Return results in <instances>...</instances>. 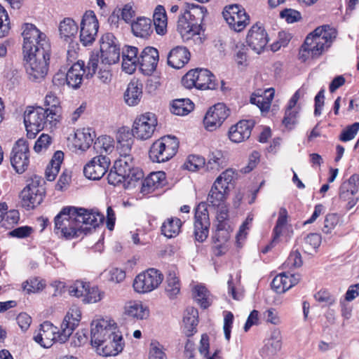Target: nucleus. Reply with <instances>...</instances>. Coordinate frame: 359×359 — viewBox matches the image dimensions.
<instances>
[{
  "instance_id": "nucleus-32",
  "label": "nucleus",
  "mask_w": 359,
  "mask_h": 359,
  "mask_svg": "<svg viewBox=\"0 0 359 359\" xmlns=\"http://www.w3.org/2000/svg\"><path fill=\"white\" fill-rule=\"evenodd\" d=\"M143 85L139 79H134L128 83L124 93V100L129 106L137 105L142 97Z\"/></svg>"
},
{
  "instance_id": "nucleus-61",
  "label": "nucleus",
  "mask_w": 359,
  "mask_h": 359,
  "mask_svg": "<svg viewBox=\"0 0 359 359\" xmlns=\"http://www.w3.org/2000/svg\"><path fill=\"white\" fill-rule=\"evenodd\" d=\"M126 180V176L123 174L118 171L117 169H114V168L110 170L109 174L107 175V181L109 184L113 186H118L123 183Z\"/></svg>"
},
{
  "instance_id": "nucleus-58",
  "label": "nucleus",
  "mask_w": 359,
  "mask_h": 359,
  "mask_svg": "<svg viewBox=\"0 0 359 359\" xmlns=\"http://www.w3.org/2000/svg\"><path fill=\"white\" fill-rule=\"evenodd\" d=\"M149 359H167L163 346L158 341H152L150 344Z\"/></svg>"
},
{
  "instance_id": "nucleus-23",
  "label": "nucleus",
  "mask_w": 359,
  "mask_h": 359,
  "mask_svg": "<svg viewBox=\"0 0 359 359\" xmlns=\"http://www.w3.org/2000/svg\"><path fill=\"white\" fill-rule=\"evenodd\" d=\"M158 58L156 48L148 46L143 49L139 57L138 64L144 74L150 75L156 70Z\"/></svg>"
},
{
  "instance_id": "nucleus-44",
  "label": "nucleus",
  "mask_w": 359,
  "mask_h": 359,
  "mask_svg": "<svg viewBox=\"0 0 359 359\" xmlns=\"http://www.w3.org/2000/svg\"><path fill=\"white\" fill-rule=\"evenodd\" d=\"M94 149L103 155V154H109L114 149V140L108 135H102L99 137L95 142L93 145Z\"/></svg>"
},
{
  "instance_id": "nucleus-26",
  "label": "nucleus",
  "mask_w": 359,
  "mask_h": 359,
  "mask_svg": "<svg viewBox=\"0 0 359 359\" xmlns=\"http://www.w3.org/2000/svg\"><path fill=\"white\" fill-rule=\"evenodd\" d=\"M252 128L253 123L252 121L246 120L240 121L230 128L229 137L233 142H242L250 137Z\"/></svg>"
},
{
  "instance_id": "nucleus-18",
  "label": "nucleus",
  "mask_w": 359,
  "mask_h": 359,
  "mask_svg": "<svg viewBox=\"0 0 359 359\" xmlns=\"http://www.w3.org/2000/svg\"><path fill=\"white\" fill-rule=\"evenodd\" d=\"M101 60L107 65L115 64L120 58V48L111 33L104 34L100 39Z\"/></svg>"
},
{
  "instance_id": "nucleus-11",
  "label": "nucleus",
  "mask_w": 359,
  "mask_h": 359,
  "mask_svg": "<svg viewBox=\"0 0 359 359\" xmlns=\"http://www.w3.org/2000/svg\"><path fill=\"white\" fill-rule=\"evenodd\" d=\"M183 86L189 89H215L217 84L215 76L206 69H196L188 72L182 79Z\"/></svg>"
},
{
  "instance_id": "nucleus-46",
  "label": "nucleus",
  "mask_w": 359,
  "mask_h": 359,
  "mask_svg": "<svg viewBox=\"0 0 359 359\" xmlns=\"http://www.w3.org/2000/svg\"><path fill=\"white\" fill-rule=\"evenodd\" d=\"M104 296V292L101 291L97 286L91 285L88 283L86 292L82 302L85 304H95L101 301Z\"/></svg>"
},
{
  "instance_id": "nucleus-53",
  "label": "nucleus",
  "mask_w": 359,
  "mask_h": 359,
  "mask_svg": "<svg viewBox=\"0 0 359 359\" xmlns=\"http://www.w3.org/2000/svg\"><path fill=\"white\" fill-rule=\"evenodd\" d=\"M321 243V236L316 233L308 234L304 238V248L309 252L312 250L317 249Z\"/></svg>"
},
{
  "instance_id": "nucleus-47",
  "label": "nucleus",
  "mask_w": 359,
  "mask_h": 359,
  "mask_svg": "<svg viewBox=\"0 0 359 359\" xmlns=\"http://www.w3.org/2000/svg\"><path fill=\"white\" fill-rule=\"evenodd\" d=\"M165 294L170 299H174L180 292V283L175 273H169L166 279Z\"/></svg>"
},
{
  "instance_id": "nucleus-39",
  "label": "nucleus",
  "mask_w": 359,
  "mask_h": 359,
  "mask_svg": "<svg viewBox=\"0 0 359 359\" xmlns=\"http://www.w3.org/2000/svg\"><path fill=\"white\" fill-rule=\"evenodd\" d=\"M124 309L126 315L134 318L142 320L149 316V310L140 302H129Z\"/></svg>"
},
{
  "instance_id": "nucleus-57",
  "label": "nucleus",
  "mask_w": 359,
  "mask_h": 359,
  "mask_svg": "<svg viewBox=\"0 0 359 359\" xmlns=\"http://www.w3.org/2000/svg\"><path fill=\"white\" fill-rule=\"evenodd\" d=\"M359 130V122H355L347 126L341 133L339 140L342 142H348L353 140Z\"/></svg>"
},
{
  "instance_id": "nucleus-63",
  "label": "nucleus",
  "mask_w": 359,
  "mask_h": 359,
  "mask_svg": "<svg viewBox=\"0 0 359 359\" xmlns=\"http://www.w3.org/2000/svg\"><path fill=\"white\" fill-rule=\"evenodd\" d=\"M51 144V137L47 134H42L36 141L34 149L36 153L46 150Z\"/></svg>"
},
{
  "instance_id": "nucleus-16",
  "label": "nucleus",
  "mask_w": 359,
  "mask_h": 359,
  "mask_svg": "<svg viewBox=\"0 0 359 359\" xmlns=\"http://www.w3.org/2000/svg\"><path fill=\"white\" fill-rule=\"evenodd\" d=\"M99 29V22L95 13L86 11L81 22L80 41L84 46H90L95 41Z\"/></svg>"
},
{
  "instance_id": "nucleus-56",
  "label": "nucleus",
  "mask_w": 359,
  "mask_h": 359,
  "mask_svg": "<svg viewBox=\"0 0 359 359\" xmlns=\"http://www.w3.org/2000/svg\"><path fill=\"white\" fill-rule=\"evenodd\" d=\"M88 283L82 280H76L69 287V293L70 295L77 298L83 299Z\"/></svg>"
},
{
  "instance_id": "nucleus-45",
  "label": "nucleus",
  "mask_w": 359,
  "mask_h": 359,
  "mask_svg": "<svg viewBox=\"0 0 359 359\" xmlns=\"http://www.w3.org/2000/svg\"><path fill=\"white\" fill-rule=\"evenodd\" d=\"M194 107V104L189 99H178L173 101L171 111L175 115L184 116L191 112Z\"/></svg>"
},
{
  "instance_id": "nucleus-28",
  "label": "nucleus",
  "mask_w": 359,
  "mask_h": 359,
  "mask_svg": "<svg viewBox=\"0 0 359 359\" xmlns=\"http://www.w3.org/2000/svg\"><path fill=\"white\" fill-rule=\"evenodd\" d=\"M299 275L290 274L284 272L276 276L271 282V287L277 293H284L299 281Z\"/></svg>"
},
{
  "instance_id": "nucleus-43",
  "label": "nucleus",
  "mask_w": 359,
  "mask_h": 359,
  "mask_svg": "<svg viewBox=\"0 0 359 359\" xmlns=\"http://www.w3.org/2000/svg\"><path fill=\"white\" fill-rule=\"evenodd\" d=\"M182 226V222L177 217L168 219L161 226L163 234L167 238H173L178 235Z\"/></svg>"
},
{
  "instance_id": "nucleus-36",
  "label": "nucleus",
  "mask_w": 359,
  "mask_h": 359,
  "mask_svg": "<svg viewBox=\"0 0 359 359\" xmlns=\"http://www.w3.org/2000/svg\"><path fill=\"white\" fill-rule=\"evenodd\" d=\"M94 137L95 133L90 128L77 130L75 133V147L82 151L87 150L92 144Z\"/></svg>"
},
{
  "instance_id": "nucleus-59",
  "label": "nucleus",
  "mask_w": 359,
  "mask_h": 359,
  "mask_svg": "<svg viewBox=\"0 0 359 359\" xmlns=\"http://www.w3.org/2000/svg\"><path fill=\"white\" fill-rule=\"evenodd\" d=\"M264 320L274 325H280L282 322L278 312L274 308H270L262 313Z\"/></svg>"
},
{
  "instance_id": "nucleus-1",
  "label": "nucleus",
  "mask_w": 359,
  "mask_h": 359,
  "mask_svg": "<svg viewBox=\"0 0 359 359\" xmlns=\"http://www.w3.org/2000/svg\"><path fill=\"white\" fill-rule=\"evenodd\" d=\"M235 178V171L229 168L222 172L215 180L207 197V203H200L195 213L194 231L196 241L202 243L206 240L210 225L207 203L213 207L222 205L227 198L230 185Z\"/></svg>"
},
{
  "instance_id": "nucleus-27",
  "label": "nucleus",
  "mask_w": 359,
  "mask_h": 359,
  "mask_svg": "<svg viewBox=\"0 0 359 359\" xmlns=\"http://www.w3.org/2000/svg\"><path fill=\"white\" fill-rule=\"evenodd\" d=\"M166 183L165 173L162 171L151 172L142 182L140 192L148 195L156 189L163 187Z\"/></svg>"
},
{
  "instance_id": "nucleus-24",
  "label": "nucleus",
  "mask_w": 359,
  "mask_h": 359,
  "mask_svg": "<svg viewBox=\"0 0 359 359\" xmlns=\"http://www.w3.org/2000/svg\"><path fill=\"white\" fill-rule=\"evenodd\" d=\"M190 15L189 11L184 12V15L178 20L177 30L184 41L188 42L193 40L194 42L201 43L199 34V29L196 25L187 21V15Z\"/></svg>"
},
{
  "instance_id": "nucleus-3",
  "label": "nucleus",
  "mask_w": 359,
  "mask_h": 359,
  "mask_svg": "<svg viewBox=\"0 0 359 359\" xmlns=\"http://www.w3.org/2000/svg\"><path fill=\"white\" fill-rule=\"evenodd\" d=\"M336 34V30L328 25L317 27L306 36L300 49V57L306 60L309 57H319L330 47Z\"/></svg>"
},
{
  "instance_id": "nucleus-2",
  "label": "nucleus",
  "mask_w": 359,
  "mask_h": 359,
  "mask_svg": "<svg viewBox=\"0 0 359 359\" xmlns=\"http://www.w3.org/2000/svg\"><path fill=\"white\" fill-rule=\"evenodd\" d=\"M91 344L100 355H116L124 347V341L116 323L111 319H97L91 323Z\"/></svg>"
},
{
  "instance_id": "nucleus-15",
  "label": "nucleus",
  "mask_w": 359,
  "mask_h": 359,
  "mask_svg": "<svg viewBox=\"0 0 359 359\" xmlns=\"http://www.w3.org/2000/svg\"><path fill=\"white\" fill-rule=\"evenodd\" d=\"M81 318V311L80 309L76 306H72L63 319L60 330L57 328L55 332L56 341L60 344L66 342L79 325Z\"/></svg>"
},
{
  "instance_id": "nucleus-31",
  "label": "nucleus",
  "mask_w": 359,
  "mask_h": 359,
  "mask_svg": "<svg viewBox=\"0 0 359 359\" xmlns=\"http://www.w3.org/2000/svg\"><path fill=\"white\" fill-rule=\"evenodd\" d=\"M76 210L78 213L77 218L81 226L83 224H86L95 228L102 224L104 219L103 215L93 210H89L82 208H76ZM82 231L83 229L81 228Z\"/></svg>"
},
{
  "instance_id": "nucleus-34",
  "label": "nucleus",
  "mask_w": 359,
  "mask_h": 359,
  "mask_svg": "<svg viewBox=\"0 0 359 359\" xmlns=\"http://www.w3.org/2000/svg\"><path fill=\"white\" fill-rule=\"evenodd\" d=\"M273 96L274 90L269 88L265 90L262 94L259 93H253L250 97V103L257 105L262 112H268Z\"/></svg>"
},
{
  "instance_id": "nucleus-52",
  "label": "nucleus",
  "mask_w": 359,
  "mask_h": 359,
  "mask_svg": "<svg viewBox=\"0 0 359 359\" xmlns=\"http://www.w3.org/2000/svg\"><path fill=\"white\" fill-rule=\"evenodd\" d=\"M205 158L198 155H189L184 164L188 170L196 172L205 165Z\"/></svg>"
},
{
  "instance_id": "nucleus-21",
  "label": "nucleus",
  "mask_w": 359,
  "mask_h": 359,
  "mask_svg": "<svg viewBox=\"0 0 359 359\" xmlns=\"http://www.w3.org/2000/svg\"><path fill=\"white\" fill-rule=\"evenodd\" d=\"M110 165V159L106 155H99L93 158L83 168L84 175L93 180L101 179Z\"/></svg>"
},
{
  "instance_id": "nucleus-54",
  "label": "nucleus",
  "mask_w": 359,
  "mask_h": 359,
  "mask_svg": "<svg viewBox=\"0 0 359 359\" xmlns=\"http://www.w3.org/2000/svg\"><path fill=\"white\" fill-rule=\"evenodd\" d=\"M20 219L19 212L16 210H11L8 212L4 211L3 219H1L2 225L6 228H11L18 224Z\"/></svg>"
},
{
  "instance_id": "nucleus-38",
  "label": "nucleus",
  "mask_w": 359,
  "mask_h": 359,
  "mask_svg": "<svg viewBox=\"0 0 359 359\" xmlns=\"http://www.w3.org/2000/svg\"><path fill=\"white\" fill-rule=\"evenodd\" d=\"M281 334L278 330L271 332V336L265 341L263 351L267 355H272L279 351L282 346Z\"/></svg>"
},
{
  "instance_id": "nucleus-29",
  "label": "nucleus",
  "mask_w": 359,
  "mask_h": 359,
  "mask_svg": "<svg viewBox=\"0 0 359 359\" xmlns=\"http://www.w3.org/2000/svg\"><path fill=\"white\" fill-rule=\"evenodd\" d=\"M189 50L183 46H177L169 52L168 65L174 69H180L189 62Z\"/></svg>"
},
{
  "instance_id": "nucleus-14",
  "label": "nucleus",
  "mask_w": 359,
  "mask_h": 359,
  "mask_svg": "<svg viewBox=\"0 0 359 359\" xmlns=\"http://www.w3.org/2000/svg\"><path fill=\"white\" fill-rule=\"evenodd\" d=\"M163 274L157 269H149L138 274L134 281L133 287L138 293H147L156 289L162 283Z\"/></svg>"
},
{
  "instance_id": "nucleus-4",
  "label": "nucleus",
  "mask_w": 359,
  "mask_h": 359,
  "mask_svg": "<svg viewBox=\"0 0 359 359\" xmlns=\"http://www.w3.org/2000/svg\"><path fill=\"white\" fill-rule=\"evenodd\" d=\"M22 29L24 54L50 53V45L45 33L30 23L24 24Z\"/></svg>"
},
{
  "instance_id": "nucleus-9",
  "label": "nucleus",
  "mask_w": 359,
  "mask_h": 359,
  "mask_svg": "<svg viewBox=\"0 0 359 359\" xmlns=\"http://www.w3.org/2000/svg\"><path fill=\"white\" fill-rule=\"evenodd\" d=\"M28 78L34 82L41 81L48 71L50 53L24 54Z\"/></svg>"
},
{
  "instance_id": "nucleus-33",
  "label": "nucleus",
  "mask_w": 359,
  "mask_h": 359,
  "mask_svg": "<svg viewBox=\"0 0 359 359\" xmlns=\"http://www.w3.org/2000/svg\"><path fill=\"white\" fill-rule=\"evenodd\" d=\"M58 29L60 36L62 40L69 44L74 42V40L76 38L79 28L72 18H64L60 22Z\"/></svg>"
},
{
  "instance_id": "nucleus-62",
  "label": "nucleus",
  "mask_w": 359,
  "mask_h": 359,
  "mask_svg": "<svg viewBox=\"0 0 359 359\" xmlns=\"http://www.w3.org/2000/svg\"><path fill=\"white\" fill-rule=\"evenodd\" d=\"M248 48L243 43H238L235 48V58L238 65H245Z\"/></svg>"
},
{
  "instance_id": "nucleus-6",
  "label": "nucleus",
  "mask_w": 359,
  "mask_h": 359,
  "mask_svg": "<svg viewBox=\"0 0 359 359\" xmlns=\"http://www.w3.org/2000/svg\"><path fill=\"white\" fill-rule=\"evenodd\" d=\"M99 62L97 54L90 55L88 64L82 60L74 63L66 73L67 86L72 89H79L83 83L84 78L90 79L95 74Z\"/></svg>"
},
{
  "instance_id": "nucleus-60",
  "label": "nucleus",
  "mask_w": 359,
  "mask_h": 359,
  "mask_svg": "<svg viewBox=\"0 0 359 359\" xmlns=\"http://www.w3.org/2000/svg\"><path fill=\"white\" fill-rule=\"evenodd\" d=\"M339 222V216L336 213H329L325 216L323 231L330 233Z\"/></svg>"
},
{
  "instance_id": "nucleus-42",
  "label": "nucleus",
  "mask_w": 359,
  "mask_h": 359,
  "mask_svg": "<svg viewBox=\"0 0 359 359\" xmlns=\"http://www.w3.org/2000/svg\"><path fill=\"white\" fill-rule=\"evenodd\" d=\"M114 168L121 172L129 180H133V177L136 175L132 158L130 156H124L116 161Z\"/></svg>"
},
{
  "instance_id": "nucleus-35",
  "label": "nucleus",
  "mask_w": 359,
  "mask_h": 359,
  "mask_svg": "<svg viewBox=\"0 0 359 359\" xmlns=\"http://www.w3.org/2000/svg\"><path fill=\"white\" fill-rule=\"evenodd\" d=\"M198 322V311L194 308L187 309L183 318V331L187 337H191L196 332Z\"/></svg>"
},
{
  "instance_id": "nucleus-30",
  "label": "nucleus",
  "mask_w": 359,
  "mask_h": 359,
  "mask_svg": "<svg viewBox=\"0 0 359 359\" xmlns=\"http://www.w3.org/2000/svg\"><path fill=\"white\" fill-rule=\"evenodd\" d=\"M44 104L47 107L45 111H48L50 122L57 123L61 117V107L59 97L53 92H48L44 99Z\"/></svg>"
},
{
  "instance_id": "nucleus-50",
  "label": "nucleus",
  "mask_w": 359,
  "mask_h": 359,
  "mask_svg": "<svg viewBox=\"0 0 359 359\" xmlns=\"http://www.w3.org/2000/svg\"><path fill=\"white\" fill-rule=\"evenodd\" d=\"M287 211L285 208H281L279 211L278 218L273 229V242H277L280 236L283 229L287 223Z\"/></svg>"
},
{
  "instance_id": "nucleus-22",
  "label": "nucleus",
  "mask_w": 359,
  "mask_h": 359,
  "mask_svg": "<svg viewBox=\"0 0 359 359\" xmlns=\"http://www.w3.org/2000/svg\"><path fill=\"white\" fill-rule=\"evenodd\" d=\"M247 42L255 52L260 53L269 42L265 29L259 24L254 25L248 32Z\"/></svg>"
},
{
  "instance_id": "nucleus-55",
  "label": "nucleus",
  "mask_w": 359,
  "mask_h": 359,
  "mask_svg": "<svg viewBox=\"0 0 359 359\" xmlns=\"http://www.w3.org/2000/svg\"><path fill=\"white\" fill-rule=\"evenodd\" d=\"M10 20L6 9L0 4V38L6 36L10 31Z\"/></svg>"
},
{
  "instance_id": "nucleus-40",
  "label": "nucleus",
  "mask_w": 359,
  "mask_h": 359,
  "mask_svg": "<svg viewBox=\"0 0 359 359\" xmlns=\"http://www.w3.org/2000/svg\"><path fill=\"white\" fill-rule=\"evenodd\" d=\"M63 159L64 153L62 151H57L54 154L45 171L46 177L48 181H53L55 179Z\"/></svg>"
},
{
  "instance_id": "nucleus-5",
  "label": "nucleus",
  "mask_w": 359,
  "mask_h": 359,
  "mask_svg": "<svg viewBox=\"0 0 359 359\" xmlns=\"http://www.w3.org/2000/svg\"><path fill=\"white\" fill-rule=\"evenodd\" d=\"M75 207H65L55 217V231L67 239L78 237L81 232V226L77 218Z\"/></svg>"
},
{
  "instance_id": "nucleus-12",
  "label": "nucleus",
  "mask_w": 359,
  "mask_h": 359,
  "mask_svg": "<svg viewBox=\"0 0 359 359\" xmlns=\"http://www.w3.org/2000/svg\"><path fill=\"white\" fill-rule=\"evenodd\" d=\"M157 123L156 116L153 113L146 112L137 116L132 127L133 136L140 140L151 138L156 130Z\"/></svg>"
},
{
  "instance_id": "nucleus-20",
  "label": "nucleus",
  "mask_w": 359,
  "mask_h": 359,
  "mask_svg": "<svg viewBox=\"0 0 359 359\" xmlns=\"http://www.w3.org/2000/svg\"><path fill=\"white\" fill-rule=\"evenodd\" d=\"M359 190V175H352L348 180L344 181L339 187V198L341 201H347L348 210L353 208L358 202V197L355 194Z\"/></svg>"
},
{
  "instance_id": "nucleus-19",
  "label": "nucleus",
  "mask_w": 359,
  "mask_h": 359,
  "mask_svg": "<svg viewBox=\"0 0 359 359\" xmlns=\"http://www.w3.org/2000/svg\"><path fill=\"white\" fill-rule=\"evenodd\" d=\"M229 115V110L224 103H217L207 111L203 124L206 130L214 131L222 126Z\"/></svg>"
},
{
  "instance_id": "nucleus-48",
  "label": "nucleus",
  "mask_w": 359,
  "mask_h": 359,
  "mask_svg": "<svg viewBox=\"0 0 359 359\" xmlns=\"http://www.w3.org/2000/svg\"><path fill=\"white\" fill-rule=\"evenodd\" d=\"M207 169L218 171L226 165L225 158L221 151L215 150L209 156Z\"/></svg>"
},
{
  "instance_id": "nucleus-7",
  "label": "nucleus",
  "mask_w": 359,
  "mask_h": 359,
  "mask_svg": "<svg viewBox=\"0 0 359 359\" xmlns=\"http://www.w3.org/2000/svg\"><path fill=\"white\" fill-rule=\"evenodd\" d=\"M48 111L41 107H28L24 114V122L29 138H34L36 135L45 126L51 128L57 123L50 122Z\"/></svg>"
},
{
  "instance_id": "nucleus-49",
  "label": "nucleus",
  "mask_w": 359,
  "mask_h": 359,
  "mask_svg": "<svg viewBox=\"0 0 359 359\" xmlns=\"http://www.w3.org/2000/svg\"><path fill=\"white\" fill-rule=\"evenodd\" d=\"M216 229L213 236L215 243H222L226 244L230 238V233L232 231L231 225L222 226V224H215Z\"/></svg>"
},
{
  "instance_id": "nucleus-17",
  "label": "nucleus",
  "mask_w": 359,
  "mask_h": 359,
  "mask_svg": "<svg viewBox=\"0 0 359 359\" xmlns=\"http://www.w3.org/2000/svg\"><path fill=\"white\" fill-rule=\"evenodd\" d=\"M11 163L18 173L24 172L29 163V149L27 141L19 139L15 142L11 154Z\"/></svg>"
},
{
  "instance_id": "nucleus-10",
  "label": "nucleus",
  "mask_w": 359,
  "mask_h": 359,
  "mask_svg": "<svg viewBox=\"0 0 359 359\" xmlns=\"http://www.w3.org/2000/svg\"><path fill=\"white\" fill-rule=\"evenodd\" d=\"M45 194L43 180L34 176L20 193L21 203L27 210L34 208L42 201Z\"/></svg>"
},
{
  "instance_id": "nucleus-8",
  "label": "nucleus",
  "mask_w": 359,
  "mask_h": 359,
  "mask_svg": "<svg viewBox=\"0 0 359 359\" xmlns=\"http://www.w3.org/2000/svg\"><path fill=\"white\" fill-rule=\"evenodd\" d=\"M178 147L179 142L175 137L164 136L151 144L149 156L153 162H166L176 154Z\"/></svg>"
},
{
  "instance_id": "nucleus-64",
  "label": "nucleus",
  "mask_w": 359,
  "mask_h": 359,
  "mask_svg": "<svg viewBox=\"0 0 359 359\" xmlns=\"http://www.w3.org/2000/svg\"><path fill=\"white\" fill-rule=\"evenodd\" d=\"M280 16L285 19L288 23L297 22L302 18L301 13L299 11L292 8L283 10L280 13Z\"/></svg>"
},
{
  "instance_id": "nucleus-51",
  "label": "nucleus",
  "mask_w": 359,
  "mask_h": 359,
  "mask_svg": "<svg viewBox=\"0 0 359 359\" xmlns=\"http://www.w3.org/2000/svg\"><path fill=\"white\" fill-rule=\"evenodd\" d=\"M194 297L202 308L206 309L210 306L208 291L204 286H196L194 290Z\"/></svg>"
},
{
  "instance_id": "nucleus-25",
  "label": "nucleus",
  "mask_w": 359,
  "mask_h": 359,
  "mask_svg": "<svg viewBox=\"0 0 359 359\" xmlns=\"http://www.w3.org/2000/svg\"><path fill=\"white\" fill-rule=\"evenodd\" d=\"M56 330L57 327L48 321L43 322L40 326L38 334L34 337V340L41 346L49 348L53 345V342H57Z\"/></svg>"
},
{
  "instance_id": "nucleus-41",
  "label": "nucleus",
  "mask_w": 359,
  "mask_h": 359,
  "mask_svg": "<svg viewBox=\"0 0 359 359\" xmlns=\"http://www.w3.org/2000/svg\"><path fill=\"white\" fill-rule=\"evenodd\" d=\"M153 22L158 34L163 35L167 31L168 19L163 6H158L154 13Z\"/></svg>"
},
{
  "instance_id": "nucleus-37",
  "label": "nucleus",
  "mask_w": 359,
  "mask_h": 359,
  "mask_svg": "<svg viewBox=\"0 0 359 359\" xmlns=\"http://www.w3.org/2000/svg\"><path fill=\"white\" fill-rule=\"evenodd\" d=\"M132 32L136 36L147 38L151 33V21L149 18H138L131 25Z\"/></svg>"
},
{
  "instance_id": "nucleus-13",
  "label": "nucleus",
  "mask_w": 359,
  "mask_h": 359,
  "mask_svg": "<svg viewBox=\"0 0 359 359\" xmlns=\"http://www.w3.org/2000/svg\"><path fill=\"white\" fill-rule=\"evenodd\" d=\"M222 15L229 27L237 32L243 30L250 23L248 14L245 8L238 4L226 6Z\"/></svg>"
}]
</instances>
